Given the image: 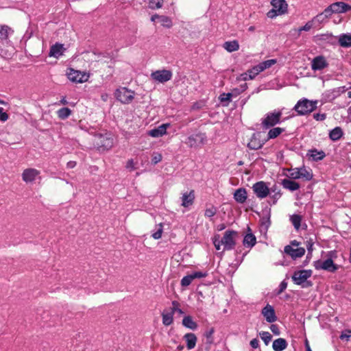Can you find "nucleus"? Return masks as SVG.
<instances>
[{"label": "nucleus", "mask_w": 351, "mask_h": 351, "mask_svg": "<svg viewBox=\"0 0 351 351\" xmlns=\"http://www.w3.org/2000/svg\"><path fill=\"white\" fill-rule=\"evenodd\" d=\"M206 142V136L203 133H198L189 136L185 143L189 147H195L199 145H204Z\"/></svg>", "instance_id": "1a4fd4ad"}, {"label": "nucleus", "mask_w": 351, "mask_h": 351, "mask_svg": "<svg viewBox=\"0 0 351 351\" xmlns=\"http://www.w3.org/2000/svg\"><path fill=\"white\" fill-rule=\"evenodd\" d=\"M238 237L237 232L234 230H226L221 239L224 250H230L234 248L236 244V238Z\"/></svg>", "instance_id": "20e7f679"}, {"label": "nucleus", "mask_w": 351, "mask_h": 351, "mask_svg": "<svg viewBox=\"0 0 351 351\" xmlns=\"http://www.w3.org/2000/svg\"><path fill=\"white\" fill-rule=\"evenodd\" d=\"M162 226L161 223H160L158 225V229L157 230L156 232H154L152 236L154 239H159L162 237Z\"/></svg>", "instance_id": "de8ad7c7"}, {"label": "nucleus", "mask_w": 351, "mask_h": 351, "mask_svg": "<svg viewBox=\"0 0 351 351\" xmlns=\"http://www.w3.org/2000/svg\"><path fill=\"white\" fill-rule=\"evenodd\" d=\"M9 118L8 114L4 111L2 107H0V121L5 122Z\"/></svg>", "instance_id": "864d4df0"}, {"label": "nucleus", "mask_w": 351, "mask_h": 351, "mask_svg": "<svg viewBox=\"0 0 351 351\" xmlns=\"http://www.w3.org/2000/svg\"><path fill=\"white\" fill-rule=\"evenodd\" d=\"M330 9L333 11V13H343L351 10V5L344 2L339 1L332 3Z\"/></svg>", "instance_id": "dca6fc26"}, {"label": "nucleus", "mask_w": 351, "mask_h": 351, "mask_svg": "<svg viewBox=\"0 0 351 351\" xmlns=\"http://www.w3.org/2000/svg\"><path fill=\"white\" fill-rule=\"evenodd\" d=\"M250 344L253 348H257L259 346V341L257 339H253L250 341Z\"/></svg>", "instance_id": "69168bd1"}, {"label": "nucleus", "mask_w": 351, "mask_h": 351, "mask_svg": "<svg viewBox=\"0 0 351 351\" xmlns=\"http://www.w3.org/2000/svg\"><path fill=\"white\" fill-rule=\"evenodd\" d=\"M106 57L103 53H96L95 52L92 53H86L84 55V58H86L88 61L91 62H99L101 61L102 58Z\"/></svg>", "instance_id": "bb28decb"}, {"label": "nucleus", "mask_w": 351, "mask_h": 351, "mask_svg": "<svg viewBox=\"0 0 351 351\" xmlns=\"http://www.w3.org/2000/svg\"><path fill=\"white\" fill-rule=\"evenodd\" d=\"M281 197L280 191L278 189L275 193L270 195V198L272 199V204H275L278 199Z\"/></svg>", "instance_id": "603ef678"}, {"label": "nucleus", "mask_w": 351, "mask_h": 351, "mask_svg": "<svg viewBox=\"0 0 351 351\" xmlns=\"http://www.w3.org/2000/svg\"><path fill=\"white\" fill-rule=\"evenodd\" d=\"M100 144L101 147H103L104 149H109L112 146V139L110 138L104 137L102 136H100Z\"/></svg>", "instance_id": "72a5a7b5"}, {"label": "nucleus", "mask_w": 351, "mask_h": 351, "mask_svg": "<svg viewBox=\"0 0 351 351\" xmlns=\"http://www.w3.org/2000/svg\"><path fill=\"white\" fill-rule=\"evenodd\" d=\"M285 128H273L270 129L267 133V138L272 139L278 137L281 133L285 131Z\"/></svg>", "instance_id": "7c9ffc66"}, {"label": "nucleus", "mask_w": 351, "mask_h": 351, "mask_svg": "<svg viewBox=\"0 0 351 351\" xmlns=\"http://www.w3.org/2000/svg\"><path fill=\"white\" fill-rule=\"evenodd\" d=\"M172 76V72L166 69L157 70L151 73L152 79L160 83H165L169 81Z\"/></svg>", "instance_id": "6e6552de"}, {"label": "nucleus", "mask_w": 351, "mask_h": 351, "mask_svg": "<svg viewBox=\"0 0 351 351\" xmlns=\"http://www.w3.org/2000/svg\"><path fill=\"white\" fill-rule=\"evenodd\" d=\"M232 97H233V93H223L219 96V100L221 102L229 103L231 101Z\"/></svg>", "instance_id": "a18cd8bd"}, {"label": "nucleus", "mask_w": 351, "mask_h": 351, "mask_svg": "<svg viewBox=\"0 0 351 351\" xmlns=\"http://www.w3.org/2000/svg\"><path fill=\"white\" fill-rule=\"evenodd\" d=\"M58 116L61 119H65L71 114V110L69 108H62L57 112Z\"/></svg>", "instance_id": "4c0bfd02"}, {"label": "nucleus", "mask_w": 351, "mask_h": 351, "mask_svg": "<svg viewBox=\"0 0 351 351\" xmlns=\"http://www.w3.org/2000/svg\"><path fill=\"white\" fill-rule=\"evenodd\" d=\"M350 337H351V330H346L344 332H343L341 335L340 338L341 339H346V340H348Z\"/></svg>", "instance_id": "0e129e2a"}, {"label": "nucleus", "mask_w": 351, "mask_h": 351, "mask_svg": "<svg viewBox=\"0 0 351 351\" xmlns=\"http://www.w3.org/2000/svg\"><path fill=\"white\" fill-rule=\"evenodd\" d=\"M261 313L265 318L266 321L269 323H273L277 319L274 308L269 304H267L262 309Z\"/></svg>", "instance_id": "2eb2a0df"}, {"label": "nucleus", "mask_w": 351, "mask_h": 351, "mask_svg": "<svg viewBox=\"0 0 351 351\" xmlns=\"http://www.w3.org/2000/svg\"><path fill=\"white\" fill-rule=\"evenodd\" d=\"M259 335L266 346H267L269 343L272 338L271 334L269 332H261L259 333Z\"/></svg>", "instance_id": "ea45409f"}, {"label": "nucleus", "mask_w": 351, "mask_h": 351, "mask_svg": "<svg viewBox=\"0 0 351 351\" xmlns=\"http://www.w3.org/2000/svg\"><path fill=\"white\" fill-rule=\"evenodd\" d=\"M184 339L186 341L188 350H192L195 347L197 337L195 334L191 332L186 333L184 336Z\"/></svg>", "instance_id": "4be33fe9"}, {"label": "nucleus", "mask_w": 351, "mask_h": 351, "mask_svg": "<svg viewBox=\"0 0 351 351\" xmlns=\"http://www.w3.org/2000/svg\"><path fill=\"white\" fill-rule=\"evenodd\" d=\"M288 343L285 339L278 338L273 341L272 348L274 351H282L287 348Z\"/></svg>", "instance_id": "aec40b11"}, {"label": "nucleus", "mask_w": 351, "mask_h": 351, "mask_svg": "<svg viewBox=\"0 0 351 351\" xmlns=\"http://www.w3.org/2000/svg\"><path fill=\"white\" fill-rule=\"evenodd\" d=\"M271 4L281 14L286 13L287 11L288 5L285 0H272Z\"/></svg>", "instance_id": "f3484780"}, {"label": "nucleus", "mask_w": 351, "mask_h": 351, "mask_svg": "<svg viewBox=\"0 0 351 351\" xmlns=\"http://www.w3.org/2000/svg\"><path fill=\"white\" fill-rule=\"evenodd\" d=\"M182 324L191 330H195L197 328V324L195 322L191 316H186L182 319Z\"/></svg>", "instance_id": "c756f323"}, {"label": "nucleus", "mask_w": 351, "mask_h": 351, "mask_svg": "<svg viewBox=\"0 0 351 351\" xmlns=\"http://www.w3.org/2000/svg\"><path fill=\"white\" fill-rule=\"evenodd\" d=\"M126 169H129L130 171L134 170L135 166L133 159H130L125 165Z\"/></svg>", "instance_id": "13d9d810"}, {"label": "nucleus", "mask_w": 351, "mask_h": 351, "mask_svg": "<svg viewBox=\"0 0 351 351\" xmlns=\"http://www.w3.org/2000/svg\"><path fill=\"white\" fill-rule=\"evenodd\" d=\"M276 63V60L271 59L263 61L255 66L252 70L249 71V79H253L259 73L263 71L265 69H268Z\"/></svg>", "instance_id": "0eeeda50"}, {"label": "nucleus", "mask_w": 351, "mask_h": 351, "mask_svg": "<svg viewBox=\"0 0 351 351\" xmlns=\"http://www.w3.org/2000/svg\"><path fill=\"white\" fill-rule=\"evenodd\" d=\"M162 160V155L160 154H156L153 156L152 162L153 164L156 165L160 162Z\"/></svg>", "instance_id": "4d7b16f0"}, {"label": "nucleus", "mask_w": 351, "mask_h": 351, "mask_svg": "<svg viewBox=\"0 0 351 351\" xmlns=\"http://www.w3.org/2000/svg\"><path fill=\"white\" fill-rule=\"evenodd\" d=\"M333 13V11L330 9V5H329L328 8H326L323 12H322V15H324V16L326 18V19L330 17L332 14Z\"/></svg>", "instance_id": "bf43d9fd"}, {"label": "nucleus", "mask_w": 351, "mask_h": 351, "mask_svg": "<svg viewBox=\"0 0 351 351\" xmlns=\"http://www.w3.org/2000/svg\"><path fill=\"white\" fill-rule=\"evenodd\" d=\"M282 114L280 110H274L267 113L261 121L263 128L268 129L280 123Z\"/></svg>", "instance_id": "7ed1b4c3"}, {"label": "nucleus", "mask_w": 351, "mask_h": 351, "mask_svg": "<svg viewBox=\"0 0 351 351\" xmlns=\"http://www.w3.org/2000/svg\"><path fill=\"white\" fill-rule=\"evenodd\" d=\"M326 20V18L324 16V15H322V13L317 14L316 16L313 18V19L311 21L313 23H323Z\"/></svg>", "instance_id": "8fccbe9b"}, {"label": "nucleus", "mask_w": 351, "mask_h": 351, "mask_svg": "<svg viewBox=\"0 0 351 351\" xmlns=\"http://www.w3.org/2000/svg\"><path fill=\"white\" fill-rule=\"evenodd\" d=\"M338 42L340 46L343 47H351V35L350 34H341L339 36Z\"/></svg>", "instance_id": "393cba45"}, {"label": "nucleus", "mask_w": 351, "mask_h": 351, "mask_svg": "<svg viewBox=\"0 0 351 351\" xmlns=\"http://www.w3.org/2000/svg\"><path fill=\"white\" fill-rule=\"evenodd\" d=\"M282 185L285 189L291 191H295L300 189V184L291 178L282 180Z\"/></svg>", "instance_id": "5701e85b"}, {"label": "nucleus", "mask_w": 351, "mask_h": 351, "mask_svg": "<svg viewBox=\"0 0 351 351\" xmlns=\"http://www.w3.org/2000/svg\"><path fill=\"white\" fill-rule=\"evenodd\" d=\"M193 280V279L191 274L187 275L182 278V279L181 280L180 284L182 287H187L189 285H191V283L192 282Z\"/></svg>", "instance_id": "c03bdc74"}, {"label": "nucleus", "mask_w": 351, "mask_h": 351, "mask_svg": "<svg viewBox=\"0 0 351 351\" xmlns=\"http://www.w3.org/2000/svg\"><path fill=\"white\" fill-rule=\"evenodd\" d=\"M67 76L71 81L77 83L86 82L88 78V75L85 73H82L73 69H71L67 73Z\"/></svg>", "instance_id": "ddd939ff"}, {"label": "nucleus", "mask_w": 351, "mask_h": 351, "mask_svg": "<svg viewBox=\"0 0 351 351\" xmlns=\"http://www.w3.org/2000/svg\"><path fill=\"white\" fill-rule=\"evenodd\" d=\"M290 220L296 230H299L302 221V217L299 215H293L290 217Z\"/></svg>", "instance_id": "e433bc0d"}, {"label": "nucleus", "mask_w": 351, "mask_h": 351, "mask_svg": "<svg viewBox=\"0 0 351 351\" xmlns=\"http://www.w3.org/2000/svg\"><path fill=\"white\" fill-rule=\"evenodd\" d=\"M172 305H173V307L171 308V312L173 313V314H174L175 312H178L180 314H183L184 313L182 310L178 308V302L173 301L172 302Z\"/></svg>", "instance_id": "3c124183"}, {"label": "nucleus", "mask_w": 351, "mask_h": 351, "mask_svg": "<svg viewBox=\"0 0 351 351\" xmlns=\"http://www.w3.org/2000/svg\"><path fill=\"white\" fill-rule=\"evenodd\" d=\"M217 211V208L215 206H212L209 208H207L205 210L204 216L206 217L211 218L216 215Z\"/></svg>", "instance_id": "79ce46f5"}, {"label": "nucleus", "mask_w": 351, "mask_h": 351, "mask_svg": "<svg viewBox=\"0 0 351 351\" xmlns=\"http://www.w3.org/2000/svg\"><path fill=\"white\" fill-rule=\"evenodd\" d=\"M311 275V270H300L294 272L292 276V280L295 284L302 285V287L306 288L312 285V282L307 280Z\"/></svg>", "instance_id": "f03ea898"}, {"label": "nucleus", "mask_w": 351, "mask_h": 351, "mask_svg": "<svg viewBox=\"0 0 351 351\" xmlns=\"http://www.w3.org/2000/svg\"><path fill=\"white\" fill-rule=\"evenodd\" d=\"M287 287V282L285 280H283L281 282L279 286V290L278 291V293L280 294L282 293Z\"/></svg>", "instance_id": "680f3d73"}, {"label": "nucleus", "mask_w": 351, "mask_h": 351, "mask_svg": "<svg viewBox=\"0 0 351 351\" xmlns=\"http://www.w3.org/2000/svg\"><path fill=\"white\" fill-rule=\"evenodd\" d=\"M252 189L254 194L259 199H264L270 193V189L263 181L256 182L253 185Z\"/></svg>", "instance_id": "9d476101"}, {"label": "nucleus", "mask_w": 351, "mask_h": 351, "mask_svg": "<svg viewBox=\"0 0 351 351\" xmlns=\"http://www.w3.org/2000/svg\"><path fill=\"white\" fill-rule=\"evenodd\" d=\"M256 243V237L252 234L248 233L247 234L243 241V243L245 246L252 247Z\"/></svg>", "instance_id": "cd10ccee"}, {"label": "nucleus", "mask_w": 351, "mask_h": 351, "mask_svg": "<svg viewBox=\"0 0 351 351\" xmlns=\"http://www.w3.org/2000/svg\"><path fill=\"white\" fill-rule=\"evenodd\" d=\"M223 48L228 52H233L239 49V45L237 40L227 41L224 43Z\"/></svg>", "instance_id": "c85d7f7f"}, {"label": "nucleus", "mask_w": 351, "mask_h": 351, "mask_svg": "<svg viewBox=\"0 0 351 351\" xmlns=\"http://www.w3.org/2000/svg\"><path fill=\"white\" fill-rule=\"evenodd\" d=\"M317 100L311 101L304 98L297 102L293 109L298 112V114L305 115L314 111L317 108Z\"/></svg>", "instance_id": "f257e3e1"}, {"label": "nucleus", "mask_w": 351, "mask_h": 351, "mask_svg": "<svg viewBox=\"0 0 351 351\" xmlns=\"http://www.w3.org/2000/svg\"><path fill=\"white\" fill-rule=\"evenodd\" d=\"M287 176L293 180L300 179V169L299 168L291 169L289 170V174Z\"/></svg>", "instance_id": "a19ab883"}, {"label": "nucleus", "mask_w": 351, "mask_h": 351, "mask_svg": "<svg viewBox=\"0 0 351 351\" xmlns=\"http://www.w3.org/2000/svg\"><path fill=\"white\" fill-rule=\"evenodd\" d=\"M164 0H149V8L152 10L160 9L163 5Z\"/></svg>", "instance_id": "58836bf2"}, {"label": "nucleus", "mask_w": 351, "mask_h": 351, "mask_svg": "<svg viewBox=\"0 0 351 351\" xmlns=\"http://www.w3.org/2000/svg\"><path fill=\"white\" fill-rule=\"evenodd\" d=\"M234 198L238 203L243 204L247 199V191L244 188H240L235 191Z\"/></svg>", "instance_id": "412c9836"}, {"label": "nucleus", "mask_w": 351, "mask_h": 351, "mask_svg": "<svg viewBox=\"0 0 351 351\" xmlns=\"http://www.w3.org/2000/svg\"><path fill=\"white\" fill-rule=\"evenodd\" d=\"M182 199V206L184 207H188L193 204L194 199H195V195L194 191H191L189 193H184L182 194V196L181 197Z\"/></svg>", "instance_id": "a211bd4d"}, {"label": "nucleus", "mask_w": 351, "mask_h": 351, "mask_svg": "<svg viewBox=\"0 0 351 351\" xmlns=\"http://www.w3.org/2000/svg\"><path fill=\"white\" fill-rule=\"evenodd\" d=\"M214 333V328H211L210 330L206 332L205 336L207 339H210L212 337Z\"/></svg>", "instance_id": "774afa93"}, {"label": "nucleus", "mask_w": 351, "mask_h": 351, "mask_svg": "<svg viewBox=\"0 0 351 351\" xmlns=\"http://www.w3.org/2000/svg\"><path fill=\"white\" fill-rule=\"evenodd\" d=\"M299 169L300 178L307 181L311 180L313 178V174L310 171L307 170L304 167L299 168Z\"/></svg>", "instance_id": "c9c22d12"}, {"label": "nucleus", "mask_w": 351, "mask_h": 351, "mask_svg": "<svg viewBox=\"0 0 351 351\" xmlns=\"http://www.w3.org/2000/svg\"><path fill=\"white\" fill-rule=\"evenodd\" d=\"M213 243H214V245H215L216 250H220V247L222 245L221 242V240L215 238L214 241H213Z\"/></svg>", "instance_id": "338daca9"}, {"label": "nucleus", "mask_w": 351, "mask_h": 351, "mask_svg": "<svg viewBox=\"0 0 351 351\" xmlns=\"http://www.w3.org/2000/svg\"><path fill=\"white\" fill-rule=\"evenodd\" d=\"M314 266L316 269H324L330 272H333L337 269V267L334 264L331 258H328L324 261H315Z\"/></svg>", "instance_id": "f8f14e48"}, {"label": "nucleus", "mask_w": 351, "mask_h": 351, "mask_svg": "<svg viewBox=\"0 0 351 351\" xmlns=\"http://www.w3.org/2000/svg\"><path fill=\"white\" fill-rule=\"evenodd\" d=\"M263 145V143H261L257 138H256L254 134L253 135L247 145L250 149L254 150L261 148Z\"/></svg>", "instance_id": "2f4dec72"}, {"label": "nucleus", "mask_w": 351, "mask_h": 351, "mask_svg": "<svg viewBox=\"0 0 351 351\" xmlns=\"http://www.w3.org/2000/svg\"><path fill=\"white\" fill-rule=\"evenodd\" d=\"M270 329L271 332L276 335H279L280 333L279 328L276 324H271L270 326Z\"/></svg>", "instance_id": "e2e57ef3"}, {"label": "nucleus", "mask_w": 351, "mask_h": 351, "mask_svg": "<svg viewBox=\"0 0 351 351\" xmlns=\"http://www.w3.org/2000/svg\"><path fill=\"white\" fill-rule=\"evenodd\" d=\"M278 15L282 14L278 13V12H277V10H276L274 8L271 10H269L267 14V16L270 19H273Z\"/></svg>", "instance_id": "5fc2aeb1"}, {"label": "nucleus", "mask_w": 351, "mask_h": 351, "mask_svg": "<svg viewBox=\"0 0 351 351\" xmlns=\"http://www.w3.org/2000/svg\"><path fill=\"white\" fill-rule=\"evenodd\" d=\"M343 130L340 127H336L329 133L330 138L333 141L339 140L343 136Z\"/></svg>", "instance_id": "a878e982"}, {"label": "nucleus", "mask_w": 351, "mask_h": 351, "mask_svg": "<svg viewBox=\"0 0 351 351\" xmlns=\"http://www.w3.org/2000/svg\"><path fill=\"white\" fill-rule=\"evenodd\" d=\"M313 117L317 121H324L326 119V115L324 113H315L313 114Z\"/></svg>", "instance_id": "052dcab7"}, {"label": "nucleus", "mask_w": 351, "mask_h": 351, "mask_svg": "<svg viewBox=\"0 0 351 351\" xmlns=\"http://www.w3.org/2000/svg\"><path fill=\"white\" fill-rule=\"evenodd\" d=\"M298 245L299 243L296 241H293L291 245L285 247V253L293 259L302 257L305 253V250L304 247H299Z\"/></svg>", "instance_id": "423d86ee"}, {"label": "nucleus", "mask_w": 351, "mask_h": 351, "mask_svg": "<svg viewBox=\"0 0 351 351\" xmlns=\"http://www.w3.org/2000/svg\"><path fill=\"white\" fill-rule=\"evenodd\" d=\"M169 126V124H162L157 128L151 130L149 132V134L152 137H160L166 134L167 128Z\"/></svg>", "instance_id": "6ab92c4d"}, {"label": "nucleus", "mask_w": 351, "mask_h": 351, "mask_svg": "<svg viewBox=\"0 0 351 351\" xmlns=\"http://www.w3.org/2000/svg\"><path fill=\"white\" fill-rule=\"evenodd\" d=\"M114 95L117 100L126 104L132 102L134 98L135 93L125 87H121L117 89Z\"/></svg>", "instance_id": "39448f33"}, {"label": "nucleus", "mask_w": 351, "mask_h": 351, "mask_svg": "<svg viewBox=\"0 0 351 351\" xmlns=\"http://www.w3.org/2000/svg\"><path fill=\"white\" fill-rule=\"evenodd\" d=\"M40 172L34 168L25 169L22 173V180L26 183L34 182L37 178H40Z\"/></svg>", "instance_id": "9b49d317"}, {"label": "nucleus", "mask_w": 351, "mask_h": 351, "mask_svg": "<svg viewBox=\"0 0 351 351\" xmlns=\"http://www.w3.org/2000/svg\"><path fill=\"white\" fill-rule=\"evenodd\" d=\"M191 276L193 277V279L195 278H202L206 276V273H203L202 271H195L193 274H191Z\"/></svg>", "instance_id": "6e6d98bb"}, {"label": "nucleus", "mask_w": 351, "mask_h": 351, "mask_svg": "<svg viewBox=\"0 0 351 351\" xmlns=\"http://www.w3.org/2000/svg\"><path fill=\"white\" fill-rule=\"evenodd\" d=\"M324 156L325 154L323 152H317L316 150L312 151L311 156L315 160H322V158H324Z\"/></svg>", "instance_id": "49530a36"}, {"label": "nucleus", "mask_w": 351, "mask_h": 351, "mask_svg": "<svg viewBox=\"0 0 351 351\" xmlns=\"http://www.w3.org/2000/svg\"><path fill=\"white\" fill-rule=\"evenodd\" d=\"M162 324L165 326H169L171 325L173 322V313H165L163 312L162 313Z\"/></svg>", "instance_id": "473e14b6"}, {"label": "nucleus", "mask_w": 351, "mask_h": 351, "mask_svg": "<svg viewBox=\"0 0 351 351\" xmlns=\"http://www.w3.org/2000/svg\"><path fill=\"white\" fill-rule=\"evenodd\" d=\"M10 30V28L6 26L3 25L1 26L0 28V40H5L7 39L8 36V31Z\"/></svg>", "instance_id": "37998d69"}, {"label": "nucleus", "mask_w": 351, "mask_h": 351, "mask_svg": "<svg viewBox=\"0 0 351 351\" xmlns=\"http://www.w3.org/2000/svg\"><path fill=\"white\" fill-rule=\"evenodd\" d=\"M159 21L165 27L171 28L173 26V22L169 16L161 15V16H160Z\"/></svg>", "instance_id": "f704fd0d"}, {"label": "nucleus", "mask_w": 351, "mask_h": 351, "mask_svg": "<svg viewBox=\"0 0 351 351\" xmlns=\"http://www.w3.org/2000/svg\"><path fill=\"white\" fill-rule=\"evenodd\" d=\"M64 48L62 44H56L53 45L49 51V56L58 58L62 55Z\"/></svg>", "instance_id": "b1692460"}, {"label": "nucleus", "mask_w": 351, "mask_h": 351, "mask_svg": "<svg viewBox=\"0 0 351 351\" xmlns=\"http://www.w3.org/2000/svg\"><path fill=\"white\" fill-rule=\"evenodd\" d=\"M328 62L323 56L315 57L311 61V69L313 71H321L328 67Z\"/></svg>", "instance_id": "4468645a"}, {"label": "nucleus", "mask_w": 351, "mask_h": 351, "mask_svg": "<svg viewBox=\"0 0 351 351\" xmlns=\"http://www.w3.org/2000/svg\"><path fill=\"white\" fill-rule=\"evenodd\" d=\"M312 27H313L312 21H308L304 26L298 29L297 31H298V34H300L302 31H306V32L309 31L312 28Z\"/></svg>", "instance_id": "09e8293b"}]
</instances>
